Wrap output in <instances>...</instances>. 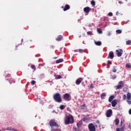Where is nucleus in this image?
Listing matches in <instances>:
<instances>
[{"label": "nucleus", "mask_w": 131, "mask_h": 131, "mask_svg": "<svg viewBox=\"0 0 131 131\" xmlns=\"http://www.w3.org/2000/svg\"><path fill=\"white\" fill-rule=\"evenodd\" d=\"M74 123V118L72 115H70V116H66L64 118V124H72Z\"/></svg>", "instance_id": "obj_1"}, {"label": "nucleus", "mask_w": 131, "mask_h": 131, "mask_svg": "<svg viewBox=\"0 0 131 131\" xmlns=\"http://www.w3.org/2000/svg\"><path fill=\"white\" fill-rule=\"evenodd\" d=\"M49 124L52 128L51 131H55L57 129V127H59V125L56 122V120L54 119L50 120Z\"/></svg>", "instance_id": "obj_2"}, {"label": "nucleus", "mask_w": 131, "mask_h": 131, "mask_svg": "<svg viewBox=\"0 0 131 131\" xmlns=\"http://www.w3.org/2000/svg\"><path fill=\"white\" fill-rule=\"evenodd\" d=\"M53 99L55 102L57 103H61L62 102V98L61 97V94L60 93H56L54 95Z\"/></svg>", "instance_id": "obj_3"}, {"label": "nucleus", "mask_w": 131, "mask_h": 131, "mask_svg": "<svg viewBox=\"0 0 131 131\" xmlns=\"http://www.w3.org/2000/svg\"><path fill=\"white\" fill-rule=\"evenodd\" d=\"M62 99H63V100L65 101H70V100H71V96H70L68 93L64 94L62 96Z\"/></svg>", "instance_id": "obj_4"}, {"label": "nucleus", "mask_w": 131, "mask_h": 131, "mask_svg": "<svg viewBox=\"0 0 131 131\" xmlns=\"http://www.w3.org/2000/svg\"><path fill=\"white\" fill-rule=\"evenodd\" d=\"M123 84H124V83L122 81H120L119 82V84L115 86L116 90H120L123 88Z\"/></svg>", "instance_id": "obj_5"}, {"label": "nucleus", "mask_w": 131, "mask_h": 131, "mask_svg": "<svg viewBox=\"0 0 131 131\" xmlns=\"http://www.w3.org/2000/svg\"><path fill=\"white\" fill-rule=\"evenodd\" d=\"M88 128L90 131H96V127L93 123H91L89 124Z\"/></svg>", "instance_id": "obj_6"}, {"label": "nucleus", "mask_w": 131, "mask_h": 131, "mask_svg": "<svg viewBox=\"0 0 131 131\" xmlns=\"http://www.w3.org/2000/svg\"><path fill=\"white\" fill-rule=\"evenodd\" d=\"M116 52L117 53V55L118 57H121L123 53V50H122V49H119V50H117Z\"/></svg>", "instance_id": "obj_7"}, {"label": "nucleus", "mask_w": 131, "mask_h": 131, "mask_svg": "<svg viewBox=\"0 0 131 131\" xmlns=\"http://www.w3.org/2000/svg\"><path fill=\"white\" fill-rule=\"evenodd\" d=\"M127 102L129 105L131 104V94L130 93H128L127 94Z\"/></svg>", "instance_id": "obj_8"}, {"label": "nucleus", "mask_w": 131, "mask_h": 131, "mask_svg": "<svg viewBox=\"0 0 131 131\" xmlns=\"http://www.w3.org/2000/svg\"><path fill=\"white\" fill-rule=\"evenodd\" d=\"M112 113H113L112 112V110L110 109L107 110L106 113V117H111V116H112Z\"/></svg>", "instance_id": "obj_9"}, {"label": "nucleus", "mask_w": 131, "mask_h": 131, "mask_svg": "<svg viewBox=\"0 0 131 131\" xmlns=\"http://www.w3.org/2000/svg\"><path fill=\"white\" fill-rule=\"evenodd\" d=\"M82 80H83V78H82L81 77L78 78L76 80V84H77V85L80 84V83H81V82L82 81Z\"/></svg>", "instance_id": "obj_10"}, {"label": "nucleus", "mask_w": 131, "mask_h": 131, "mask_svg": "<svg viewBox=\"0 0 131 131\" xmlns=\"http://www.w3.org/2000/svg\"><path fill=\"white\" fill-rule=\"evenodd\" d=\"M91 10H92V9L89 7H85L83 9V11L85 13H86V14H89Z\"/></svg>", "instance_id": "obj_11"}, {"label": "nucleus", "mask_w": 131, "mask_h": 131, "mask_svg": "<svg viewBox=\"0 0 131 131\" xmlns=\"http://www.w3.org/2000/svg\"><path fill=\"white\" fill-rule=\"evenodd\" d=\"M116 105H117V100H116V99H115L113 101H112V107H115Z\"/></svg>", "instance_id": "obj_12"}, {"label": "nucleus", "mask_w": 131, "mask_h": 131, "mask_svg": "<svg viewBox=\"0 0 131 131\" xmlns=\"http://www.w3.org/2000/svg\"><path fill=\"white\" fill-rule=\"evenodd\" d=\"M70 9V6H69L68 4H66L64 6V8H63V11L65 12Z\"/></svg>", "instance_id": "obj_13"}, {"label": "nucleus", "mask_w": 131, "mask_h": 131, "mask_svg": "<svg viewBox=\"0 0 131 131\" xmlns=\"http://www.w3.org/2000/svg\"><path fill=\"white\" fill-rule=\"evenodd\" d=\"M109 57L111 59H113V58H114V53H113V51H111L109 53Z\"/></svg>", "instance_id": "obj_14"}, {"label": "nucleus", "mask_w": 131, "mask_h": 131, "mask_svg": "<svg viewBox=\"0 0 131 131\" xmlns=\"http://www.w3.org/2000/svg\"><path fill=\"white\" fill-rule=\"evenodd\" d=\"M63 39V36L59 35L56 38V40L57 41H60L61 40Z\"/></svg>", "instance_id": "obj_15"}, {"label": "nucleus", "mask_w": 131, "mask_h": 131, "mask_svg": "<svg viewBox=\"0 0 131 131\" xmlns=\"http://www.w3.org/2000/svg\"><path fill=\"white\" fill-rule=\"evenodd\" d=\"M95 42V45H96V46H102V42H101V41H94Z\"/></svg>", "instance_id": "obj_16"}, {"label": "nucleus", "mask_w": 131, "mask_h": 131, "mask_svg": "<svg viewBox=\"0 0 131 131\" xmlns=\"http://www.w3.org/2000/svg\"><path fill=\"white\" fill-rule=\"evenodd\" d=\"M64 61V60L63 59H59L58 60H57L56 61V64H59V63H62V62H63Z\"/></svg>", "instance_id": "obj_17"}, {"label": "nucleus", "mask_w": 131, "mask_h": 131, "mask_svg": "<svg viewBox=\"0 0 131 131\" xmlns=\"http://www.w3.org/2000/svg\"><path fill=\"white\" fill-rule=\"evenodd\" d=\"M114 99V96L112 95L109 97L108 99V102H111L112 101H113V99Z\"/></svg>", "instance_id": "obj_18"}, {"label": "nucleus", "mask_w": 131, "mask_h": 131, "mask_svg": "<svg viewBox=\"0 0 131 131\" xmlns=\"http://www.w3.org/2000/svg\"><path fill=\"white\" fill-rule=\"evenodd\" d=\"M115 125H118L119 124V119H116L115 120Z\"/></svg>", "instance_id": "obj_19"}, {"label": "nucleus", "mask_w": 131, "mask_h": 131, "mask_svg": "<svg viewBox=\"0 0 131 131\" xmlns=\"http://www.w3.org/2000/svg\"><path fill=\"white\" fill-rule=\"evenodd\" d=\"M105 97H106V93H103L101 95V98L102 99H105Z\"/></svg>", "instance_id": "obj_20"}, {"label": "nucleus", "mask_w": 131, "mask_h": 131, "mask_svg": "<svg viewBox=\"0 0 131 131\" xmlns=\"http://www.w3.org/2000/svg\"><path fill=\"white\" fill-rule=\"evenodd\" d=\"M97 32H98V33L101 34L103 32L102 31V30L101 29L97 28Z\"/></svg>", "instance_id": "obj_21"}, {"label": "nucleus", "mask_w": 131, "mask_h": 131, "mask_svg": "<svg viewBox=\"0 0 131 131\" xmlns=\"http://www.w3.org/2000/svg\"><path fill=\"white\" fill-rule=\"evenodd\" d=\"M91 5L92 6H93V7L94 6H96V2H95V1L93 0L91 1Z\"/></svg>", "instance_id": "obj_22"}, {"label": "nucleus", "mask_w": 131, "mask_h": 131, "mask_svg": "<svg viewBox=\"0 0 131 131\" xmlns=\"http://www.w3.org/2000/svg\"><path fill=\"white\" fill-rule=\"evenodd\" d=\"M88 120H89V118H88L86 117H84L82 118V121H84L85 122H86V121H88Z\"/></svg>", "instance_id": "obj_23"}, {"label": "nucleus", "mask_w": 131, "mask_h": 131, "mask_svg": "<svg viewBox=\"0 0 131 131\" xmlns=\"http://www.w3.org/2000/svg\"><path fill=\"white\" fill-rule=\"evenodd\" d=\"M55 78L56 79H60L62 78V76H61L60 75H56Z\"/></svg>", "instance_id": "obj_24"}, {"label": "nucleus", "mask_w": 131, "mask_h": 131, "mask_svg": "<svg viewBox=\"0 0 131 131\" xmlns=\"http://www.w3.org/2000/svg\"><path fill=\"white\" fill-rule=\"evenodd\" d=\"M64 108H65V105H61L60 106V109L61 110H64Z\"/></svg>", "instance_id": "obj_25"}, {"label": "nucleus", "mask_w": 131, "mask_h": 131, "mask_svg": "<svg viewBox=\"0 0 131 131\" xmlns=\"http://www.w3.org/2000/svg\"><path fill=\"white\" fill-rule=\"evenodd\" d=\"M116 32H117L118 34H120L122 33V31L121 30H117Z\"/></svg>", "instance_id": "obj_26"}, {"label": "nucleus", "mask_w": 131, "mask_h": 131, "mask_svg": "<svg viewBox=\"0 0 131 131\" xmlns=\"http://www.w3.org/2000/svg\"><path fill=\"white\" fill-rule=\"evenodd\" d=\"M31 68H32V69H33V70H36V68L34 65L31 66Z\"/></svg>", "instance_id": "obj_27"}, {"label": "nucleus", "mask_w": 131, "mask_h": 131, "mask_svg": "<svg viewBox=\"0 0 131 131\" xmlns=\"http://www.w3.org/2000/svg\"><path fill=\"white\" fill-rule=\"evenodd\" d=\"M81 109H85V108H86V107L85 106V104H83V105H81Z\"/></svg>", "instance_id": "obj_28"}, {"label": "nucleus", "mask_w": 131, "mask_h": 131, "mask_svg": "<svg viewBox=\"0 0 131 131\" xmlns=\"http://www.w3.org/2000/svg\"><path fill=\"white\" fill-rule=\"evenodd\" d=\"M116 67H114L113 69V72H114V73H116Z\"/></svg>", "instance_id": "obj_29"}, {"label": "nucleus", "mask_w": 131, "mask_h": 131, "mask_svg": "<svg viewBox=\"0 0 131 131\" xmlns=\"http://www.w3.org/2000/svg\"><path fill=\"white\" fill-rule=\"evenodd\" d=\"M131 43L130 40H128L126 41V45H128Z\"/></svg>", "instance_id": "obj_30"}, {"label": "nucleus", "mask_w": 131, "mask_h": 131, "mask_svg": "<svg viewBox=\"0 0 131 131\" xmlns=\"http://www.w3.org/2000/svg\"><path fill=\"white\" fill-rule=\"evenodd\" d=\"M87 34H88V35H93V33L92 31H88L87 32Z\"/></svg>", "instance_id": "obj_31"}, {"label": "nucleus", "mask_w": 131, "mask_h": 131, "mask_svg": "<svg viewBox=\"0 0 131 131\" xmlns=\"http://www.w3.org/2000/svg\"><path fill=\"white\" fill-rule=\"evenodd\" d=\"M126 68H131V65H130L129 64H126Z\"/></svg>", "instance_id": "obj_32"}, {"label": "nucleus", "mask_w": 131, "mask_h": 131, "mask_svg": "<svg viewBox=\"0 0 131 131\" xmlns=\"http://www.w3.org/2000/svg\"><path fill=\"white\" fill-rule=\"evenodd\" d=\"M108 15L110 16V17H112V16H113V13H112V12H109Z\"/></svg>", "instance_id": "obj_33"}, {"label": "nucleus", "mask_w": 131, "mask_h": 131, "mask_svg": "<svg viewBox=\"0 0 131 131\" xmlns=\"http://www.w3.org/2000/svg\"><path fill=\"white\" fill-rule=\"evenodd\" d=\"M123 100H126V95H125V94L123 95Z\"/></svg>", "instance_id": "obj_34"}, {"label": "nucleus", "mask_w": 131, "mask_h": 131, "mask_svg": "<svg viewBox=\"0 0 131 131\" xmlns=\"http://www.w3.org/2000/svg\"><path fill=\"white\" fill-rule=\"evenodd\" d=\"M35 82H36L35 80H32L31 82V84H32V85H34V84L35 83Z\"/></svg>", "instance_id": "obj_35"}, {"label": "nucleus", "mask_w": 131, "mask_h": 131, "mask_svg": "<svg viewBox=\"0 0 131 131\" xmlns=\"http://www.w3.org/2000/svg\"><path fill=\"white\" fill-rule=\"evenodd\" d=\"M120 131H124V126H122L120 129Z\"/></svg>", "instance_id": "obj_36"}, {"label": "nucleus", "mask_w": 131, "mask_h": 131, "mask_svg": "<svg viewBox=\"0 0 131 131\" xmlns=\"http://www.w3.org/2000/svg\"><path fill=\"white\" fill-rule=\"evenodd\" d=\"M78 52H79V53H83V50H82V49H79V50H78Z\"/></svg>", "instance_id": "obj_37"}, {"label": "nucleus", "mask_w": 131, "mask_h": 131, "mask_svg": "<svg viewBox=\"0 0 131 131\" xmlns=\"http://www.w3.org/2000/svg\"><path fill=\"white\" fill-rule=\"evenodd\" d=\"M77 126L78 127H80V124L77 123Z\"/></svg>", "instance_id": "obj_38"}, {"label": "nucleus", "mask_w": 131, "mask_h": 131, "mask_svg": "<svg viewBox=\"0 0 131 131\" xmlns=\"http://www.w3.org/2000/svg\"><path fill=\"white\" fill-rule=\"evenodd\" d=\"M107 64H108V65H110V64H112L111 61H107Z\"/></svg>", "instance_id": "obj_39"}, {"label": "nucleus", "mask_w": 131, "mask_h": 131, "mask_svg": "<svg viewBox=\"0 0 131 131\" xmlns=\"http://www.w3.org/2000/svg\"><path fill=\"white\" fill-rule=\"evenodd\" d=\"M54 131H61V129H59V127H57V129L54 130Z\"/></svg>", "instance_id": "obj_40"}, {"label": "nucleus", "mask_w": 131, "mask_h": 131, "mask_svg": "<svg viewBox=\"0 0 131 131\" xmlns=\"http://www.w3.org/2000/svg\"><path fill=\"white\" fill-rule=\"evenodd\" d=\"M115 78H116V76H115V75H113V79H115Z\"/></svg>", "instance_id": "obj_41"}, {"label": "nucleus", "mask_w": 131, "mask_h": 131, "mask_svg": "<svg viewBox=\"0 0 131 131\" xmlns=\"http://www.w3.org/2000/svg\"><path fill=\"white\" fill-rule=\"evenodd\" d=\"M90 88L91 89H94V86H93V84H91Z\"/></svg>", "instance_id": "obj_42"}, {"label": "nucleus", "mask_w": 131, "mask_h": 131, "mask_svg": "<svg viewBox=\"0 0 131 131\" xmlns=\"http://www.w3.org/2000/svg\"><path fill=\"white\" fill-rule=\"evenodd\" d=\"M82 85H83V86H85V84H84V83L83 82H82Z\"/></svg>", "instance_id": "obj_43"}, {"label": "nucleus", "mask_w": 131, "mask_h": 131, "mask_svg": "<svg viewBox=\"0 0 131 131\" xmlns=\"http://www.w3.org/2000/svg\"><path fill=\"white\" fill-rule=\"evenodd\" d=\"M96 123H97V124H100V121H99V120L96 121Z\"/></svg>", "instance_id": "obj_44"}, {"label": "nucleus", "mask_w": 131, "mask_h": 131, "mask_svg": "<svg viewBox=\"0 0 131 131\" xmlns=\"http://www.w3.org/2000/svg\"><path fill=\"white\" fill-rule=\"evenodd\" d=\"M12 131H18V130L15 129V128H12Z\"/></svg>", "instance_id": "obj_45"}, {"label": "nucleus", "mask_w": 131, "mask_h": 131, "mask_svg": "<svg viewBox=\"0 0 131 131\" xmlns=\"http://www.w3.org/2000/svg\"><path fill=\"white\" fill-rule=\"evenodd\" d=\"M116 131H120V129L119 128H117Z\"/></svg>", "instance_id": "obj_46"}, {"label": "nucleus", "mask_w": 131, "mask_h": 131, "mask_svg": "<svg viewBox=\"0 0 131 131\" xmlns=\"http://www.w3.org/2000/svg\"><path fill=\"white\" fill-rule=\"evenodd\" d=\"M12 128H10L7 129V130H12Z\"/></svg>", "instance_id": "obj_47"}, {"label": "nucleus", "mask_w": 131, "mask_h": 131, "mask_svg": "<svg viewBox=\"0 0 131 131\" xmlns=\"http://www.w3.org/2000/svg\"><path fill=\"white\" fill-rule=\"evenodd\" d=\"M129 114L131 115V108L129 110Z\"/></svg>", "instance_id": "obj_48"}, {"label": "nucleus", "mask_w": 131, "mask_h": 131, "mask_svg": "<svg viewBox=\"0 0 131 131\" xmlns=\"http://www.w3.org/2000/svg\"><path fill=\"white\" fill-rule=\"evenodd\" d=\"M107 35H108V36H110V35H111V33H108L107 34Z\"/></svg>", "instance_id": "obj_49"}, {"label": "nucleus", "mask_w": 131, "mask_h": 131, "mask_svg": "<svg viewBox=\"0 0 131 131\" xmlns=\"http://www.w3.org/2000/svg\"><path fill=\"white\" fill-rule=\"evenodd\" d=\"M116 14L117 16H118V14H119V13L118 12H117Z\"/></svg>", "instance_id": "obj_50"}, {"label": "nucleus", "mask_w": 131, "mask_h": 131, "mask_svg": "<svg viewBox=\"0 0 131 131\" xmlns=\"http://www.w3.org/2000/svg\"><path fill=\"white\" fill-rule=\"evenodd\" d=\"M74 129H75V130H76V129H77L76 127L74 126Z\"/></svg>", "instance_id": "obj_51"}, {"label": "nucleus", "mask_w": 131, "mask_h": 131, "mask_svg": "<svg viewBox=\"0 0 131 131\" xmlns=\"http://www.w3.org/2000/svg\"><path fill=\"white\" fill-rule=\"evenodd\" d=\"M74 52H78V50H74Z\"/></svg>", "instance_id": "obj_52"}, {"label": "nucleus", "mask_w": 131, "mask_h": 131, "mask_svg": "<svg viewBox=\"0 0 131 131\" xmlns=\"http://www.w3.org/2000/svg\"><path fill=\"white\" fill-rule=\"evenodd\" d=\"M57 57H53V59H57Z\"/></svg>", "instance_id": "obj_53"}, {"label": "nucleus", "mask_w": 131, "mask_h": 131, "mask_svg": "<svg viewBox=\"0 0 131 131\" xmlns=\"http://www.w3.org/2000/svg\"><path fill=\"white\" fill-rule=\"evenodd\" d=\"M95 127H98V125H95Z\"/></svg>", "instance_id": "obj_54"}, {"label": "nucleus", "mask_w": 131, "mask_h": 131, "mask_svg": "<svg viewBox=\"0 0 131 131\" xmlns=\"http://www.w3.org/2000/svg\"><path fill=\"white\" fill-rule=\"evenodd\" d=\"M119 4H121V2H119Z\"/></svg>", "instance_id": "obj_55"}, {"label": "nucleus", "mask_w": 131, "mask_h": 131, "mask_svg": "<svg viewBox=\"0 0 131 131\" xmlns=\"http://www.w3.org/2000/svg\"><path fill=\"white\" fill-rule=\"evenodd\" d=\"M61 8H62V9H63V8H64V7H63V6H62Z\"/></svg>", "instance_id": "obj_56"}, {"label": "nucleus", "mask_w": 131, "mask_h": 131, "mask_svg": "<svg viewBox=\"0 0 131 131\" xmlns=\"http://www.w3.org/2000/svg\"><path fill=\"white\" fill-rule=\"evenodd\" d=\"M21 41H22V42L23 41V39H21Z\"/></svg>", "instance_id": "obj_57"}, {"label": "nucleus", "mask_w": 131, "mask_h": 131, "mask_svg": "<svg viewBox=\"0 0 131 131\" xmlns=\"http://www.w3.org/2000/svg\"><path fill=\"white\" fill-rule=\"evenodd\" d=\"M7 77H8V75L7 76Z\"/></svg>", "instance_id": "obj_58"}, {"label": "nucleus", "mask_w": 131, "mask_h": 131, "mask_svg": "<svg viewBox=\"0 0 131 131\" xmlns=\"http://www.w3.org/2000/svg\"><path fill=\"white\" fill-rule=\"evenodd\" d=\"M0 131H2V130H0Z\"/></svg>", "instance_id": "obj_59"}]
</instances>
